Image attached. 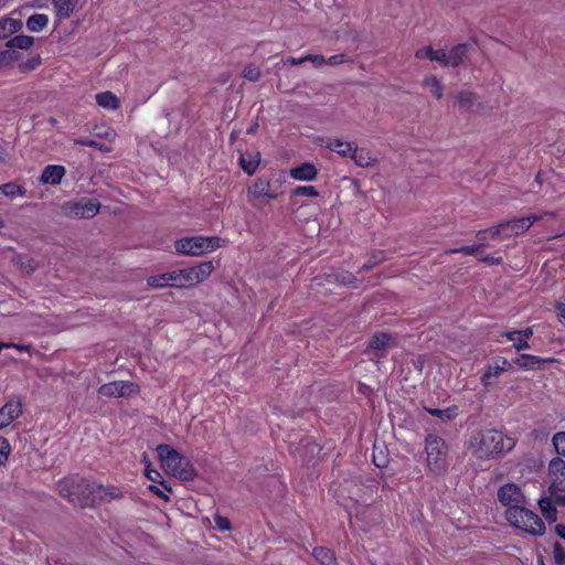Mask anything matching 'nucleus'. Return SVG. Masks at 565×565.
<instances>
[{
    "label": "nucleus",
    "mask_w": 565,
    "mask_h": 565,
    "mask_svg": "<svg viewBox=\"0 0 565 565\" xmlns=\"http://www.w3.org/2000/svg\"><path fill=\"white\" fill-rule=\"evenodd\" d=\"M221 247L218 236H188L175 242V250L186 256H201Z\"/></svg>",
    "instance_id": "nucleus-5"
},
{
    "label": "nucleus",
    "mask_w": 565,
    "mask_h": 565,
    "mask_svg": "<svg viewBox=\"0 0 565 565\" xmlns=\"http://www.w3.org/2000/svg\"><path fill=\"white\" fill-rule=\"evenodd\" d=\"M289 174L295 180L312 181L317 178L318 170L313 164L305 162L299 167L290 169Z\"/></svg>",
    "instance_id": "nucleus-17"
},
{
    "label": "nucleus",
    "mask_w": 565,
    "mask_h": 565,
    "mask_svg": "<svg viewBox=\"0 0 565 565\" xmlns=\"http://www.w3.org/2000/svg\"><path fill=\"white\" fill-rule=\"evenodd\" d=\"M257 127L258 125L257 124H254L253 126H250L248 129H247V134H255L256 130H257Z\"/></svg>",
    "instance_id": "nucleus-64"
},
{
    "label": "nucleus",
    "mask_w": 565,
    "mask_h": 565,
    "mask_svg": "<svg viewBox=\"0 0 565 565\" xmlns=\"http://www.w3.org/2000/svg\"><path fill=\"white\" fill-rule=\"evenodd\" d=\"M60 494L72 504L82 508L95 504L97 501L111 500L118 497L102 484L86 480L77 475L64 478L58 482Z\"/></svg>",
    "instance_id": "nucleus-1"
},
{
    "label": "nucleus",
    "mask_w": 565,
    "mask_h": 565,
    "mask_svg": "<svg viewBox=\"0 0 565 565\" xmlns=\"http://www.w3.org/2000/svg\"><path fill=\"white\" fill-rule=\"evenodd\" d=\"M74 143L75 145L90 147V148H97L99 150H103V147L99 145V142L96 141V140H93V139H87V138H85V139H75Z\"/></svg>",
    "instance_id": "nucleus-50"
},
{
    "label": "nucleus",
    "mask_w": 565,
    "mask_h": 565,
    "mask_svg": "<svg viewBox=\"0 0 565 565\" xmlns=\"http://www.w3.org/2000/svg\"><path fill=\"white\" fill-rule=\"evenodd\" d=\"M22 414L20 401H9L0 408V429L8 427Z\"/></svg>",
    "instance_id": "nucleus-13"
},
{
    "label": "nucleus",
    "mask_w": 565,
    "mask_h": 565,
    "mask_svg": "<svg viewBox=\"0 0 565 565\" xmlns=\"http://www.w3.org/2000/svg\"><path fill=\"white\" fill-rule=\"evenodd\" d=\"M433 52L434 49L431 46H423L415 52V57L419 60L429 58L431 61Z\"/></svg>",
    "instance_id": "nucleus-48"
},
{
    "label": "nucleus",
    "mask_w": 565,
    "mask_h": 565,
    "mask_svg": "<svg viewBox=\"0 0 565 565\" xmlns=\"http://www.w3.org/2000/svg\"><path fill=\"white\" fill-rule=\"evenodd\" d=\"M95 99L98 106L108 110H116L120 106L118 97L109 90L97 94Z\"/></svg>",
    "instance_id": "nucleus-24"
},
{
    "label": "nucleus",
    "mask_w": 565,
    "mask_h": 565,
    "mask_svg": "<svg viewBox=\"0 0 565 565\" xmlns=\"http://www.w3.org/2000/svg\"><path fill=\"white\" fill-rule=\"evenodd\" d=\"M539 505H540L543 516L547 521H550V522L556 521V519H557V510L555 508L556 504L554 503V501L552 500L551 497L541 499L539 501Z\"/></svg>",
    "instance_id": "nucleus-28"
},
{
    "label": "nucleus",
    "mask_w": 565,
    "mask_h": 565,
    "mask_svg": "<svg viewBox=\"0 0 565 565\" xmlns=\"http://www.w3.org/2000/svg\"><path fill=\"white\" fill-rule=\"evenodd\" d=\"M303 60L312 62L315 65H322L326 63V60L322 55H312L308 54L303 56Z\"/></svg>",
    "instance_id": "nucleus-52"
},
{
    "label": "nucleus",
    "mask_w": 565,
    "mask_h": 565,
    "mask_svg": "<svg viewBox=\"0 0 565 565\" xmlns=\"http://www.w3.org/2000/svg\"><path fill=\"white\" fill-rule=\"evenodd\" d=\"M526 504H522L518 509L505 512L507 520L513 526L521 529L532 535H543L545 533V524L541 518L529 510Z\"/></svg>",
    "instance_id": "nucleus-6"
},
{
    "label": "nucleus",
    "mask_w": 565,
    "mask_h": 565,
    "mask_svg": "<svg viewBox=\"0 0 565 565\" xmlns=\"http://www.w3.org/2000/svg\"><path fill=\"white\" fill-rule=\"evenodd\" d=\"M77 0H53V6L61 19H67L75 10Z\"/></svg>",
    "instance_id": "nucleus-26"
},
{
    "label": "nucleus",
    "mask_w": 565,
    "mask_h": 565,
    "mask_svg": "<svg viewBox=\"0 0 565 565\" xmlns=\"http://www.w3.org/2000/svg\"><path fill=\"white\" fill-rule=\"evenodd\" d=\"M286 62L289 63L290 65H299V64L306 62V60H303V56L300 58L290 56L286 60Z\"/></svg>",
    "instance_id": "nucleus-60"
},
{
    "label": "nucleus",
    "mask_w": 565,
    "mask_h": 565,
    "mask_svg": "<svg viewBox=\"0 0 565 565\" xmlns=\"http://www.w3.org/2000/svg\"><path fill=\"white\" fill-rule=\"evenodd\" d=\"M448 53L444 50H434L431 61H436L446 67Z\"/></svg>",
    "instance_id": "nucleus-49"
},
{
    "label": "nucleus",
    "mask_w": 565,
    "mask_h": 565,
    "mask_svg": "<svg viewBox=\"0 0 565 565\" xmlns=\"http://www.w3.org/2000/svg\"><path fill=\"white\" fill-rule=\"evenodd\" d=\"M373 462L376 467L382 468L385 467L387 463V459L384 456H376L373 455Z\"/></svg>",
    "instance_id": "nucleus-56"
},
{
    "label": "nucleus",
    "mask_w": 565,
    "mask_h": 565,
    "mask_svg": "<svg viewBox=\"0 0 565 565\" xmlns=\"http://www.w3.org/2000/svg\"><path fill=\"white\" fill-rule=\"evenodd\" d=\"M553 446L555 448V451L559 455L565 457V431H558L553 436Z\"/></svg>",
    "instance_id": "nucleus-40"
},
{
    "label": "nucleus",
    "mask_w": 565,
    "mask_h": 565,
    "mask_svg": "<svg viewBox=\"0 0 565 565\" xmlns=\"http://www.w3.org/2000/svg\"><path fill=\"white\" fill-rule=\"evenodd\" d=\"M291 195L316 198L319 195V192L313 185H299L292 190Z\"/></svg>",
    "instance_id": "nucleus-37"
},
{
    "label": "nucleus",
    "mask_w": 565,
    "mask_h": 565,
    "mask_svg": "<svg viewBox=\"0 0 565 565\" xmlns=\"http://www.w3.org/2000/svg\"><path fill=\"white\" fill-rule=\"evenodd\" d=\"M98 393L106 397L128 398L139 393L138 385L130 381H115L102 385Z\"/></svg>",
    "instance_id": "nucleus-11"
},
{
    "label": "nucleus",
    "mask_w": 565,
    "mask_h": 565,
    "mask_svg": "<svg viewBox=\"0 0 565 565\" xmlns=\"http://www.w3.org/2000/svg\"><path fill=\"white\" fill-rule=\"evenodd\" d=\"M395 347L394 338L388 333H375L370 341V348L374 350H386Z\"/></svg>",
    "instance_id": "nucleus-25"
},
{
    "label": "nucleus",
    "mask_w": 565,
    "mask_h": 565,
    "mask_svg": "<svg viewBox=\"0 0 565 565\" xmlns=\"http://www.w3.org/2000/svg\"><path fill=\"white\" fill-rule=\"evenodd\" d=\"M326 276L328 282H334L338 285L351 286L356 282V277L348 270L332 269Z\"/></svg>",
    "instance_id": "nucleus-19"
},
{
    "label": "nucleus",
    "mask_w": 565,
    "mask_h": 565,
    "mask_svg": "<svg viewBox=\"0 0 565 565\" xmlns=\"http://www.w3.org/2000/svg\"><path fill=\"white\" fill-rule=\"evenodd\" d=\"M529 230L527 222H524L523 217L515 218L500 223L491 228L481 230L477 232V238H484L486 233H490L492 239H505L512 236H518Z\"/></svg>",
    "instance_id": "nucleus-8"
},
{
    "label": "nucleus",
    "mask_w": 565,
    "mask_h": 565,
    "mask_svg": "<svg viewBox=\"0 0 565 565\" xmlns=\"http://www.w3.org/2000/svg\"><path fill=\"white\" fill-rule=\"evenodd\" d=\"M521 337L529 342V339L533 335V327H527L524 330H518Z\"/></svg>",
    "instance_id": "nucleus-59"
},
{
    "label": "nucleus",
    "mask_w": 565,
    "mask_h": 565,
    "mask_svg": "<svg viewBox=\"0 0 565 565\" xmlns=\"http://www.w3.org/2000/svg\"><path fill=\"white\" fill-rule=\"evenodd\" d=\"M23 24L21 20L4 18L0 19V39H7L19 32Z\"/></svg>",
    "instance_id": "nucleus-22"
},
{
    "label": "nucleus",
    "mask_w": 565,
    "mask_h": 565,
    "mask_svg": "<svg viewBox=\"0 0 565 565\" xmlns=\"http://www.w3.org/2000/svg\"><path fill=\"white\" fill-rule=\"evenodd\" d=\"M486 246L484 243L470 245V246H463L460 248H452L447 250L448 254H465V255H475L477 252H479L481 248Z\"/></svg>",
    "instance_id": "nucleus-39"
},
{
    "label": "nucleus",
    "mask_w": 565,
    "mask_h": 565,
    "mask_svg": "<svg viewBox=\"0 0 565 565\" xmlns=\"http://www.w3.org/2000/svg\"><path fill=\"white\" fill-rule=\"evenodd\" d=\"M149 490L156 494L157 497L163 499L164 501H169V497L157 486H150Z\"/></svg>",
    "instance_id": "nucleus-55"
},
{
    "label": "nucleus",
    "mask_w": 565,
    "mask_h": 565,
    "mask_svg": "<svg viewBox=\"0 0 565 565\" xmlns=\"http://www.w3.org/2000/svg\"><path fill=\"white\" fill-rule=\"evenodd\" d=\"M169 287L183 288L180 270L167 273Z\"/></svg>",
    "instance_id": "nucleus-45"
},
{
    "label": "nucleus",
    "mask_w": 565,
    "mask_h": 565,
    "mask_svg": "<svg viewBox=\"0 0 565 565\" xmlns=\"http://www.w3.org/2000/svg\"><path fill=\"white\" fill-rule=\"evenodd\" d=\"M425 452L428 469L435 475H444L448 470V447L445 440L435 434L425 438Z\"/></svg>",
    "instance_id": "nucleus-4"
},
{
    "label": "nucleus",
    "mask_w": 565,
    "mask_h": 565,
    "mask_svg": "<svg viewBox=\"0 0 565 565\" xmlns=\"http://www.w3.org/2000/svg\"><path fill=\"white\" fill-rule=\"evenodd\" d=\"M511 364L505 358H498L492 364L488 365L484 374L481 377V383L486 387L492 385L491 377L498 376L500 373L509 370Z\"/></svg>",
    "instance_id": "nucleus-14"
},
{
    "label": "nucleus",
    "mask_w": 565,
    "mask_h": 565,
    "mask_svg": "<svg viewBox=\"0 0 565 565\" xmlns=\"http://www.w3.org/2000/svg\"><path fill=\"white\" fill-rule=\"evenodd\" d=\"M382 255H373L359 270V273L367 271L383 262Z\"/></svg>",
    "instance_id": "nucleus-47"
},
{
    "label": "nucleus",
    "mask_w": 565,
    "mask_h": 565,
    "mask_svg": "<svg viewBox=\"0 0 565 565\" xmlns=\"http://www.w3.org/2000/svg\"><path fill=\"white\" fill-rule=\"evenodd\" d=\"M167 273L148 277L147 284L152 288L169 287Z\"/></svg>",
    "instance_id": "nucleus-38"
},
{
    "label": "nucleus",
    "mask_w": 565,
    "mask_h": 565,
    "mask_svg": "<svg viewBox=\"0 0 565 565\" xmlns=\"http://www.w3.org/2000/svg\"><path fill=\"white\" fill-rule=\"evenodd\" d=\"M481 262L492 264V265H499L502 262L501 257H492V256H486L480 258Z\"/></svg>",
    "instance_id": "nucleus-58"
},
{
    "label": "nucleus",
    "mask_w": 565,
    "mask_h": 565,
    "mask_svg": "<svg viewBox=\"0 0 565 565\" xmlns=\"http://www.w3.org/2000/svg\"><path fill=\"white\" fill-rule=\"evenodd\" d=\"M499 502L507 508L505 512L526 504V499L521 488L514 483H505L498 490Z\"/></svg>",
    "instance_id": "nucleus-10"
},
{
    "label": "nucleus",
    "mask_w": 565,
    "mask_h": 565,
    "mask_svg": "<svg viewBox=\"0 0 565 565\" xmlns=\"http://www.w3.org/2000/svg\"><path fill=\"white\" fill-rule=\"evenodd\" d=\"M66 215L75 218H92L100 210V203L96 200L81 199L75 202H67L64 206Z\"/></svg>",
    "instance_id": "nucleus-9"
},
{
    "label": "nucleus",
    "mask_w": 565,
    "mask_h": 565,
    "mask_svg": "<svg viewBox=\"0 0 565 565\" xmlns=\"http://www.w3.org/2000/svg\"><path fill=\"white\" fill-rule=\"evenodd\" d=\"M515 446L512 438L497 429L475 431L470 438L472 455L481 460L493 459L510 451Z\"/></svg>",
    "instance_id": "nucleus-2"
},
{
    "label": "nucleus",
    "mask_w": 565,
    "mask_h": 565,
    "mask_svg": "<svg viewBox=\"0 0 565 565\" xmlns=\"http://www.w3.org/2000/svg\"><path fill=\"white\" fill-rule=\"evenodd\" d=\"M348 61V57L347 55L344 54H338V55H332L328 58V61H326V63L330 64V65H338V64H341V63H344Z\"/></svg>",
    "instance_id": "nucleus-51"
},
{
    "label": "nucleus",
    "mask_w": 565,
    "mask_h": 565,
    "mask_svg": "<svg viewBox=\"0 0 565 565\" xmlns=\"http://www.w3.org/2000/svg\"><path fill=\"white\" fill-rule=\"evenodd\" d=\"M313 557L322 565H333L335 561L333 553L323 546H319L313 550Z\"/></svg>",
    "instance_id": "nucleus-33"
},
{
    "label": "nucleus",
    "mask_w": 565,
    "mask_h": 565,
    "mask_svg": "<svg viewBox=\"0 0 565 565\" xmlns=\"http://www.w3.org/2000/svg\"><path fill=\"white\" fill-rule=\"evenodd\" d=\"M180 276H181V279H182V286L183 287L194 286V285L198 284L191 267L184 268V269H180Z\"/></svg>",
    "instance_id": "nucleus-41"
},
{
    "label": "nucleus",
    "mask_w": 565,
    "mask_h": 565,
    "mask_svg": "<svg viewBox=\"0 0 565 565\" xmlns=\"http://www.w3.org/2000/svg\"><path fill=\"white\" fill-rule=\"evenodd\" d=\"M146 477L153 481V482H159V479L161 478V475L158 470H154V469H147L146 470Z\"/></svg>",
    "instance_id": "nucleus-54"
},
{
    "label": "nucleus",
    "mask_w": 565,
    "mask_h": 565,
    "mask_svg": "<svg viewBox=\"0 0 565 565\" xmlns=\"http://www.w3.org/2000/svg\"><path fill=\"white\" fill-rule=\"evenodd\" d=\"M10 450L9 441L6 438L0 437V465H3L8 460Z\"/></svg>",
    "instance_id": "nucleus-44"
},
{
    "label": "nucleus",
    "mask_w": 565,
    "mask_h": 565,
    "mask_svg": "<svg viewBox=\"0 0 565 565\" xmlns=\"http://www.w3.org/2000/svg\"><path fill=\"white\" fill-rule=\"evenodd\" d=\"M157 454L162 468L173 477L183 481H191L196 477V471L190 460L171 446L164 444L157 446Z\"/></svg>",
    "instance_id": "nucleus-3"
},
{
    "label": "nucleus",
    "mask_w": 565,
    "mask_h": 565,
    "mask_svg": "<svg viewBox=\"0 0 565 565\" xmlns=\"http://www.w3.org/2000/svg\"><path fill=\"white\" fill-rule=\"evenodd\" d=\"M214 523L215 527L221 532L231 530V522L225 516H222L220 514L214 515Z\"/></svg>",
    "instance_id": "nucleus-46"
},
{
    "label": "nucleus",
    "mask_w": 565,
    "mask_h": 565,
    "mask_svg": "<svg viewBox=\"0 0 565 565\" xmlns=\"http://www.w3.org/2000/svg\"><path fill=\"white\" fill-rule=\"evenodd\" d=\"M191 268L193 270V275L195 276V280L198 281V284L207 279L212 271L214 270L212 262H202L196 266H192Z\"/></svg>",
    "instance_id": "nucleus-31"
},
{
    "label": "nucleus",
    "mask_w": 565,
    "mask_h": 565,
    "mask_svg": "<svg viewBox=\"0 0 565 565\" xmlns=\"http://www.w3.org/2000/svg\"><path fill=\"white\" fill-rule=\"evenodd\" d=\"M65 168L60 164H50L44 168L40 177V181L43 184H60L63 177L65 175Z\"/></svg>",
    "instance_id": "nucleus-15"
},
{
    "label": "nucleus",
    "mask_w": 565,
    "mask_h": 565,
    "mask_svg": "<svg viewBox=\"0 0 565 565\" xmlns=\"http://www.w3.org/2000/svg\"><path fill=\"white\" fill-rule=\"evenodd\" d=\"M351 159L355 162L356 166L361 168L372 167L376 161V159L373 158L372 153L367 149L358 148L356 146Z\"/></svg>",
    "instance_id": "nucleus-23"
},
{
    "label": "nucleus",
    "mask_w": 565,
    "mask_h": 565,
    "mask_svg": "<svg viewBox=\"0 0 565 565\" xmlns=\"http://www.w3.org/2000/svg\"><path fill=\"white\" fill-rule=\"evenodd\" d=\"M260 162V153L259 152H245L242 153L239 158V163L244 172L248 175H253Z\"/></svg>",
    "instance_id": "nucleus-20"
},
{
    "label": "nucleus",
    "mask_w": 565,
    "mask_h": 565,
    "mask_svg": "<svg viewBox=\"0 0 565 565\" xmlns=\"http://www.w3.org/2000/svg\"><path fill=\"white\" fill-rule=\"evenodd\" d=\"M243 76L248 81L256 82L260 77V71L257 66L250 64L244 68Z\"/></svg>",
    "instance_id": "nucleus-42"
},
{
    "label": "nucleus",
    "mask_w": 565,
    "mask_h": 565,
    "mask_svg": "<svg viewBox=\"0 0 565 565\" xmlns=\"http://www.w3.org/2000/svg\"><path fill=\"white\" fill-rule=\"evenodd\" d=\"M552 500L556 505L565 507V494H561L558 492H551Z\"/></svg>",
    "instance_id": "nucleus-53"
},
{
    "label": "nucleus",
    "mask_w": 565,
    "mask_h": 565,
    "mask_svg": "<svg viewBox=\"0 0 565 565\" xmlns=\"http://www.w3.org/2000/svg\"><path fill=\"white\" fill-rule=\"evenodd\" d=\"M553 555L556 565H565V550L561 543L556 542L553 546Z\"/></svg>",
    "instance_id": "nucleus-43"
},
{
    "label": "nucleus",
    "mask_w": 565,
    "mask_h": 565,
    "mask_svg": "<svg viewBox=\"0 0 565 565\" xmlns=\"http://www.w3.org/2000/svg\"><path fill=\"white\" fill-rule=\"evenodd\" d=\"M543 218V215L542 214H533V215H530L527 217H523L524 222H527L529 224V228L537 221L542 220Z\"/></svg>",
    "instance_id": "nucleus-57"
},
{
    "label": "nucleus",
    "mask_w": 565,
    "mask_h": 565,
    "mask_svg": "<svg viewBox=\"0 0 565 565\" xmlns=\"http://www.w3.org/2000/svg\"><path fill=\"white\" fill-rule=\"evenodd\" d=\"M34 44V39L29 35H15L11 38L6 46L9 49L29 50Z\"/></svg>",
    "instance_id": "nucleus-32"
},
{
    "label": "nucleus",
    "mask_w": 565,
    "mask_h": 565,
    "mask_svg": "<svg viewBox=\"0 0 565 565\" xmlns=\"http://www.w3.org/2000/svg\"><path fill=\"white\" fill-rule=\"evenodd\" d=\"M0 193L8 198H14L15 195H25L26 190L21 185H17L15 183L9 182L0 185Z\"/></svg>",
    "instance_id": "nucleus-36"
},
{
    "label": "nucleus",
    "mask_w": 565,
    "mask_h": 565,
    "mask_svg": "<svg viewBox=\"0 0 565 565\" xmlns=\"http://www.w3.org/2000/svg\"><path fill=\"white\" fill-rule=\"evenodd\" d=\"M555 531L559 537L565 540V524H557L555 526Z\"/></svg>",
    "instance_id": "nucleus-61"
},
{
    "label": "nucleus",
    "mask_w": 565,
    "mask_h": 565,
    "mask_svg": "<svg viewBox=\"0 0 565 565\" xmlns=\"http://www.w3.org/2000/svg\"><path fill=\"white\" fill-rule=\"evenodd\" d=\"M49 23V17L43 13H34L26 20V28L31 32L42 31Z\"/></svg>",
    "instance_id": "nucleus-29"
},
{
    "label": "nucleus",
    "mask_w": 565,
    "mask_h": 565,
    "mask_svg": "<svg viewBox=\"0 0 565 565\" xmlns=\"http://www.w3.org/2000/svg\"><path fill=\"white\" fill-rule=\"evenodd\" d=\"M14 349L18 351H25L29 352L31 350V345H24V344H18L14 345Z\"/></svg>",
    "instance_id": "nucleus-63"
},
{
    "label": "nucleus",
    "mask_w": 565,
    "mask_h": 565,
    "mask_svg": "<svg viewBox=\"0 0 565 565\" xmlns=\"http://www.w3.org/2000/svg\"><path fill=\"white\" fill-rule=\"evenodd\" d=\"M557 315L565 320V303H561L556 307Z\"/></svg>",
    "instance_id": "nucleus-62"
},
{
    "label": "nucleus",
    "mask_w": 565,
    "mask_h": 565,
    "mask_svg": "<svg viewBox=\"0 0 565 565\" xmlns=\"http://www.w3.org/2000/svg\"><path fill=\"white\" fill-rule=\"evenodd\" d=\"M280 181H271L266 177H259L247 189V200L253 206H260V200L267 198L275 200L278 196L277 189L280 186Z\"/></svg>",
    "instance_id": "nucleus-7"
},
{
    "label": "nucleus",
    "mask_w": 565,
    "mask_h": 565,
    "mask_svg": "<svg viewBox=\"0 0 565 565\" xmlns=\"http://www.w3.org/2000/svg\"><path fill=\"white\" fill-rule=\"evenodd\" d=\"M553 359H543L532 354H519L514 363L523 370H535L541 369L544 363H552Z\"/></svg>",
    "instance_id": "nucleus-16"
},
{
    "label": "nucleus",
    "mask_w": 565,
    "mask_h": 565,
    "mask_svg": "<svg viewBox=\"0 0 565 565\" xmlns=\"http://www.w3.org/2000/svg\"><path fill=\"white\" fill-rule=\"evenodd\" d=\"M550 492H565V460L554 458L548 463Z\"/></svg>",
    "instance_id": "nucleus-12"
},
{
    "label": "nucleus",
    "mask_w": 565,
    "mask_h": 565,
    "mask_svg": "<svg viewBox=\"0 0 565 565\" xmlns=\"http://www.w3.org/2000/svg\"><path fill=\"white\" fill-rule=\"evenodd\" d=\"M425 411L431 416L438 417L441 420H451L457 416L456 407H448L446 409L425 407Z\"/></svg>",
    "instance_id": "nucleus-35"
},
{
    "label": "nucleus",
    "mask_w": 565,
    "mask_h": 565,
    "mask_svg": "<svg viewBox=\"0 0 565 565\" xmlns=\"http://www.w3.org/2000/svg\"><path fill=\"white\" fill-rule=\"evenodd\" d=\"M468 53V45L467 44H458L454 46L448 52V60L446 63V67H457L461 63H463V60Z\"/></svg>",
    "instance_id": "nucleus-21"
},
{
    "label": "nucleus",
    "mask_w": 565,
    "mask_h": 565,
    "mask_svg": "<svg viewBox=\"0 0 565 565\" xmlns=\"http://www.w3.org/2000/svg\"><path fill=\"white\" fill-rule=\"evenodd\" d=\"M504 337L509 341L513 342V348L516 351H522V350L530 349L529 342L525 339H523V337H521V334L519 333L518 330L508 331V332L504 333Z\"/></svg>",
    "instance_id": "nucleus-34"
},
{
    "label": "nucleus",
    "mask_w": 565,
    "mask_h": 565,
    "mask_svg": "<svg viewBox=\"0 0 565 565\" xmlns=\"http://www.w3.org/2000/svg\"><path fill=\"white\" fill-rule=\"evenodd\" d=\"M423 86L431 93L436 99H441L444 96V85L434 75H428L423 79Z\"/></svg>",
    "instance_id": "nucleus-27"
},
{
    "label": "nucleus",
    "mask_w": 565,
    "mask_h": 565,
    "mask_svg": "<svg viewBox=\"0 0 565 565\" xmlns=\"http://www.w3.org/2000/svg\"><path fill=\"white\" fill-rule=\"evenodd\" d=\"M457 104L462 109H471L478 102V96L470 90H461L456 95Z\"/></svg>",
    "instance_id": "nucleus-30"
},
{
    "label": "nucleus",
    "mask_w": 565,
    "mask_h": 565,
    "mask_svg": "<svg viewBox=\"0 0 565 565\" xmlns=\"http://www.w3.org/2000/svg\"><path fill=\"white\" fill-rule=\"evenodd\" d=\"M326 147L341 156L342 158H351L355 148L352 142L343 141L341 139H330Z\"/></svg>",
    "instance_id": "nucleus-18"
}]
</instances>
